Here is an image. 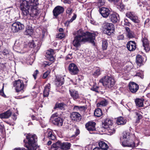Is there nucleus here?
Here are the masks:
<instances>
[{
  "label": "nucleus",
  "mask_w": 150,
  "mask_h": 150,
  "mask_svg": "<svg viewBox=\"0 0 150 150\" xmlns=\"http://www.w3.org/2000/svg\"><path fill=\"white\" fill-rule=\"evenodd\" d=\"M124 36L123 35H119L117 37V39L119 40H122L124 39Z\"/></svg>",
  "instance_id": "nucleus-52"
},
{
  "label": "nucleus",
  "mask_w": 150,
  "mask_h": 150,
  "mask_svg": "<svg viewBox=\"0 0 150 150\" xmlns=\"http://www.w3.org/2000/svg\"><path fill=\"white\" fill-rule=\"evenodd\" d=\"M109 18L111 22L115 23L117 22L119 19L118 15L115 13L110 14L109 16Z\"/></svg>",
  "instance_id": "nucleus-21"
},
{
  "label": "nucleus",
  "mask_w": 150,
  "mask_h": 150,
  "mask_svg": "<svg viewBox=\"0 0 150 150\" xmlns=\"http://www.w3.org/2000/svg\"><path fill=\"white\" fill-rule=\"evenodd\" d=\"M74 36L72 44L74 46L78 48L80 46L81 44L87 41L94 44L95 34L94 33L88 32H85L81 29L75 31L73 33Z\"/></svg>",
  "instance_id": "nucleus-1"
},
{
  "label": "nucleus",
  "mask_w": 150,
  "mask_h": 150,
  "mask_svg": "<svg viewBox=\"0 0 150 150\" xmlns=\"http://www.w3.org/2000/svg\"><path fill=\"white\" fill-rule=\"evenodd\" d=\"M73 109L74 111H79V106L75 105Z\"/></svg>",
  "instance_id": "nucleus-51"
},
{
  "label": "nucleus",
  "mask_w": 150,
  "mask_h": 150,
  "mask_svg": "<svg viewBox=\"0 0 150 150\" xmlns=\"http://www.w3.org/2000/svg\"><path fill=\"white\" fill-rule=\"evenodd\" d=\"M11 28L13 32H18L24 29V25L20 22L16 21L12 24Z\"/></svg>",
  "instance_id": "nucleus-9"
},
{
  "label": "nucleus",
  "mask_w": 150,
  "mask_h": 150,
  "mask_svg": "<svg viewBox=\"0 0 150 150\" xmlns=\"http://www.w3.org/2000/svg\"><path fill=\"white\" fill-rule=\"evenodd\" d=\"M72 9L71 8H68L66 11V13H67L69 14V15H70L72 13Z\"/></svg>",
  "instance_id": "nucleus-49"
},
{
  "label": "nucleus",
  "mask_w": 150,
  "mask_h": 150,
  "mask_svg": "<svg viewBox=\"0 0 150 150\" xmlns=\"http://www.w3.org/2000/svg\"><path fill=\"white\" fill-rule=\"evenodd\" d=\"M126 120L122 117H120L117 118L116 122L118 125H124L126 123Z\"/></svg>",
  "instance_id": "nucleus-26"
},
{
  "label": "nucleus",
  "mask_w": 150,
  "mask_h": 150,
  "mask_svg": "<svg viewBox=\"0 0 150 150\" xmlns=\"http://www.w3.org/2000/svg\"><path fill=\"white\" fill-rule=\"evenodd\" d=\"M28 46L29 47L33 48L35 47V44L34 42L32 40L31 42H29L28 44Z\"/></svg>",
  "instance_id": "nucleus-45"
},
{
  "label": "nucleus",
  "mask_w": 150,
  "mask_h": 150,
  "mask_svg": "<svg viewBox=\"0 0 150 150\" xmlns=\"http://www.w3.org/2000/svg\"><path fill=\"white\" fill-rule=\"evenodd\" d=\"M59 31L60 32H62L63 31V29L62 28H60L59 29Z\"/></svg>",
  "instance_id": "nucleus-64"
},
{
  "label": "nucleus",
  "mask_w": 150,
  "mask_h": 150,
  "mask_svg": "<svg viewBox=\"0 0 150 150\" xmlns=\"http://www.w3.org/2000/svg\"><path fill=\"white\" fill-rule=\"evenodd\" d=\"M127 47L128 50L130 51H133L136 48V45L134 41H130L127 45Z\"/></svg>",
  "instance_id": "nucleus-19"
},
{
  "label": "nucleus",
  "mask_w": 150,
  "mask_h": 150,
  "mask_svg": "<svg viewBox=\"0 0 150 150\" xmlns=\"http://www.w3.org/2000/svg\"><path fill=\"white\" fill-rule=\"evenodd\" d=\"M50 73V71H47L46 72H45L43 74L42 78L43 79H45L48 76Z\"/></svg>",
  "instance_id": "nucleus-46"
},
{
  "label": "nucleus",
  "mask_w": 150,
  "mask_h": 150,
  "mask_svg": "<svg viewBox=\"0 0 150 150\" xmlns=\"http://www.w3.org/2000/svg\"><path fill=\"white\" fill-rule=\"evenodd\" d=\"M51 64V63L49 62H44V65H45V67H46V66H47H47L50 65Z\"/></svg>",
  "instance_id": "nucleus-62"
},
{
  "label": "nucleus",
  "mask_w": 150,
  "mask_h": 150,
  "mask_svg": "<svg viewBox=\"0 0 150 150\" xmlns=\"http://www.w3.org/2000/svg\"><path fill=\"white\" fill-rule=\"evenodd\" d=\"M120 140L122 145L124 147L133 148L137 147L139 144L138 140L131 139V135L128 132H123L122 136L120 138Z\"/></svg>",
  "instance_id": "nucleus-3"
},
{
  "label": "nucleus",
  "mask_w": 150,
  "mask_h": 150,
  "mask_svg": "<svg viewBox=\"0 0 150 150\" xmlns=\"http://www.w3.org/2000/svg\"><path fill=\"white\" fill-rule=\"evenodd\" d=\"M125 29L126 31V35L129 38H134L135 35L134 32L131 30L129 28L126 27Z\"/></svg>",
  "instance_id": "nucleus-23"
},
{
  "label": "nucleus",
  "mask_w": 150,
  "mask_h": 150,
  "mask_svg": "<svg viewBox=\"0 0 150 150\" xmlns=\"http://www.w3.org/2000/svg\"><path fill=\"white\" fill-rule=\"evenodd\" d=\"M69 91L71 96L74 99H77L79 98V96L78 91L72 90H70Z\"/></svg>",
  "instance_id": "nucleus-28"
},
{
  "label": "nucleus",
  "mask_w": 150,
  "mask_h": 150,
  "mask_svg": "<svg viewBox=\"0 0 150 150\" xmlns=\"http://www.w3.org/2000/svg\"><path fill=\"white\" fill-rule=\"evenodd\" d=\"M136 14L132 12L128 11L126 14V16L130 19L132 18Z\"/></svg>",
  "instance_id": "nucleus-38"
},
{
  "label": "nucleus",
  "mask_w": 150,
  "mask_h": 150,
  "mask_svg": "<svg viewBox=\"0 0 150 150\" xmlns=\"http://www.w3.org/2000/svg\"><path fill=\"white\" fill-rule=\"evenodd\" d=\"M135 76H139L141 78H142L143 77L142 74L138 72L136 73V74L135 75Z\"/></svg>",
  "instance_id": "nucleus-58"
},
{
  "label": "nucleus",
  "mask_w": 150,
  "mask_h": 150,
  "mask_svg": "<svg viewBox=\"0 0 150 150\" xmlns=\"http://www.w3.org/2000/svg\"><path fill=\"white\" fill-rule=\"evenodd\" d=\"M99 82L102 83L106 88L110 89L115 84L114 79L108 76H105L100 80Z\"/></svg>",
  "instance_id": "nucleus-5"
},
{
  "label": "nucleus",
  "mask_w": 150,
  "mask_h": 150,
  "mask_svg": "<svg viewBox=\"0 0 150 150\" xmlns=\"http://www.w3.org/2000/svg\"><path fill=\"white\" fill-rule=\"evenodd\" d=\"M108 1L111 2L115 4H116L120 1V0H108Z\"/></svg>",
  "instance_id": "nucleus-56"
},
{
  "label": "nucleus",
  "mask_w": 150,
  "mask_h": 150,
  "mask_svg": "<svg viewBox=\"0 0 150 150\" xmlns=\"http://www.w3.org/2000/svg\"><path fill=\"white\" fill-rule=\"evenodd\" d=\"M130 19L133 22L136 23H138L139 22V20L138 19V17L136 15Z\"/></svg>",
  "instance_id": "nucleus-39"
},
{
  "label": "nucleus",
  "mask_w": 150,
  "mask_h": 150,
  "mask_svg": "<svg viewBox=\"0 0 150 150\" xmlns=\"http://www.w3.org/2000/svg\"><path fill=\"white\" fill-rule=\"evenodd\" d=\"M124 22H125L124 24L126 25H129L130 24L129 23L127 19H124Z\"/></svg>",
  "instance_id": "nucleus-57"
},
{
  "label": "nucleus",
  "mask_w": 150,
  "mask_h": 150,
  "mask_svg": "<svg viewBox=\"0 0 150 150\" xmlns=\"http://www.w3.org/2000/svg\"><path fill=\"white\" fill-rule=\"evenodd\" d=\"M106 131L108 133L109 135H111L112 134L114 133L115 132V130L114 129V127L113 126L108 127L107 128H106Z\"/></svg>",
  "instance_id": "nucleus-29"
},
{
  "label": "nucleus",
  "mask_w": 150,
  "mask_h": 150,
  "mask_svg": "<svg viewBox=\"0 0 150 150\" xmlns=\"http://www.w3.org/2000/svg\"><path fill=\"white\" fill-rule=\"evenodd\" d=\"M98 145L100 148L103 150H106L108 148L107 144L103 141H101L98 143Z\"/></svg>",
  "instance_id": "nucleus-27"
},
{
  "label": "nucleus",
  "mask_w": 150,
  "mask_h": 150,
  "mask_svg": "<svg viewBox=\"0 0 150 150\" xmlns=\"http://www.w3.org/2000/svg\"><path fill=\"white\" fill-rule=\"evenodd\" d=\"M46 57L50 61H53L54 60L53 55L54 54V52L53 50L50 49L47 50L46 52Z\"/></svg>",
  "instance_id": "nucleus-18"
},
{
  "label": "nucleus",
  "mask_w": 150,
  "mask_h": 150,
  "mask_svg": "<svg viewBox=\"0 0 150 150\" xmlns=\"http://www.w3.org/2000/svg\"><path fill=\"white\" fill-rule=\"evenodd\" d=\"M50 88V85L49 83L45 86L43 92V96L44 97H47L48 96Z\"/></svg>",
  "instance_id": "nucleus-25"
},
{
  "label": "nucleus",
  "mask_w": 150,
  "mask_h": 150,
  "mask_svg": "<svg viewBox=\"0 0 150 150\" xmlns=\"http://www.w3.org/2000/svg\"><path fill=\"white\" fill-rule=\"evenodd\" d=\"M13 85L16 92L24 91L25 85L22 80L18 79L14 81L13 82Z\"/></svg>",
  "instance_id": "nucleus-7"
},
{
  "label": "nucleus",
  "mask_w": 150,
  "mask_h": 150,
  "mask_svg": "<svg viewBox=\"0 0 150 150\" xmlns=\"http://www.w3.org/2000/svg\"><path fill=\"white\" fill-rule=\"evenodd\" d=\"M48 137L50 139L53 140L55 139L56 137L52 131H50L48 134Z\"/></svg>",
  "instance_id": "nucleus-36"
},
{
  "label": "nucleus",
  "mask_w": 150,
  "mask_h": 150,
  "mask_svg": "<svg viewBox=\"0 0 150 150\" xmlns=\"http://www.w3.org/2000/svg\"><path fill=\"white\" fill-rule=\"evenodd\" d=\"M50 150H59V149L57 146L56 143H53Z\"/></svg>",
  "instance_id": "nucleus-41"
},
{
  "label": "nucleus",
  "mask_w": 150,
  "mask_h": 150,
  "mask_svg": "<svg viewBox=\"0 0 150 150\" xmlns=\"http://www.w3.org/2000/svg\"><path fill=\"white\" fill-rule=\"evenodd\" d=\"M65 36V34L64 33H59L57 36V37L61 39Z\"/></svg>",
  "instance_id": "nucleus-44"
},
{
  "label": "nucleus",
  "mask_w": 150,
  "mask_h": 150,
  "mask_svg": "<svg viewBox=\"0 0 150 150\" xmlns=\"http://www.w3.org/2000/svg\"><path fill=\"white\" fill-rule=\"evenodd\" d=\"M39 71L38 70H36L35 71L34 73L33 74V76L34 77L35 79L36 78V76L37 74L38 73Z\"/></svg>",
  "instance_id": "nucleus-54"
},
{
  "label": "nucleus",
  "mask_w": 150,
  "mask_h": 150,
  "mask_svg": "<svg viewBox=\"0 0 150 150\" xmlns=\"http://www.w3.org/2000/svg\"><path fill=\"white\" fill-rule=\"evenodd\" d=\"M63 2L65 4H70L71 3V1L69 0H64Z\"/></svg>",
  "instance_id": "nucleus-61"
},
{
  "label": "nucleus",
  "mask_w": 150,
  "mask_h": 150,
  "mask_svg": "<svg viewBox=\"0 0 150 150\" xmlns=\"http://www.w3.org/2000/svg\"><path fill=\"white\" fill-rule=\"evenodd\" d=\"M64 11V8L62 7L57 6L56 7L53 11L54 16L56 17L58 15L62 13Z\"/></svg>",
  "instance_id": "nucleus-15"
},
{
  "label": "nucleus",
  "mask_w": 150,
  "mask_h": 150,
  "mask_svg": "<svg viewBox=\"0 0 150 150\" xmlns=\"http://www.w3.org/2000/svg\"><path fill=\"white\" fill-rule=\"evenodd\" d=\"M96 123L93 122H89L85 125L86 127L89 132L94 131L96 130L95 126Z\"/></svg>",
  "instance_id": "nucleus-17"
},
{
  "label": "nucleus",
  "mask_w": 150,
  "mask_h": 150,
  "mask_svg": "<svg viewBox=\"0 0 150 150\" xmlns=\"http://www.w3.org/2000/svg\"><path fill=\"white\" fill-rule=\"evenodd\" d=\"M58 115L57 113L53 114L50 117V120L55 125L58 126H62L63 122L62 119L58 117Z\"/></svg>",
  "instance_id": "nucleus-8"
},
{
  "label": "nucleus",
  "mask_w": 150,
  "mask_h": 150,
  "mask_svg": "<svg viewBox=\"0 0 150 150\" xmlns=\"http://www.w3.org/2000/svg\"><path fill=\"white\" fill-rule=\"evenodd\" d=\"M80 133V131L79 129H76V131L75 132V134L74 135L72 136V137H75L76 136H77Z\"/></svg>",
  "instance_id": "nucleus-50"
},
{
  "label": "nucleus",
  "mask_w": 150,
  "mask_h": 150,
  "mask_svg": "<svg viewBox=\"0 0 150 150\" xmlns=\"http://www.w3.org/2000/svg\"><path fill=\"white\" fill-rule=\"evenodd\" d=\"M135 114L137 116V121L139 120L142 118V116L138 112H135Z\"/></svg>",
  "instance_id": "nucleus-47"
},
{
  "label": "nucleus",
  "mask_w": 150,
  "mask_h": 150,
  "mask_svg": "<svg viewBox=\"0 0 150 150\" xmlns=\"http://www.w3.org/2000/svg\"><path fill=\"white\" fill-rule=\"evenodd\" d=\"M100 70L99 68H97L93 74L95 76H97L100 74Z\"/></svg>",
  "instance_id": "nucleus-40"
},
{
  "label": "nucleus",
  "mask_w": 150,
  "mask_h": 150,
  "mask_svg": "<svg viewBox=\"0 0 150 150\" xmlns=\"http://www.w3.org/2000/svg\"><path fill=\"white\" fill-rule=\"evenodd\" d=\"M76 14L74 13L73 16L72 17L70 20L67 22V23H68L69 24L70 23L72 22L74 20L76 19Z\"/></svg>",
  "instance_id": "nucleus-43"
},
{
  "label": "nucleus",
  "mask_w": 150,
  "mask_h": 150,
  "mask_svg": "<svg viewBox=\"0 0 150 150\" xmlns=\"http://www.w3.org/2000/svg\"><path fill=\"white\" fill-rule=\"evenodd\" d=\"M112 121L109 119H107L103 123L102 127L105 129L112 126Z\"/></svg>",
  "instance_id": "nucleus-22"
},
{
  "label": "nucleus",
  "mask_w": 150,
  "mask_h": 150,
  "mask_svg": "<svg viewBox=\"0 0 150 150\" xmlns=\"http://www.w3.org/2000/svg\"><path fill=\"white\" fill-rule=\"evenodd\" d=\"M107 101L104 100L101 101L100 103H98L97 104V106L98 107L104 106H106L107 105Z\"/></svg>",
  "instance_id": "nucleus-34"
},
{
  "label": "nucleus",
  "mask_w": 150,
  "mask_h": 150,
  "mask_svg": "<svg viewBox=\"0 0 150 150\" xmlns=\"http://www.w3.org/2000/svg\"><path fill=\"white\" fill-rule=\"evenodd\" d=\"M65 106L66 105L63 103H57L56 104L54 108L55 109L56 108H59L61 110H64V107H65Z\"/></svg>",
  "instance_id": "nucleus-31"
},
{
  "label": "nucleus",
  "mask_w": 150,
  "mask_h": 150,
  "mask_svg": "<svg viewBox=\"0 0 150 150\" xmlns=\"http://www.w3.org/2000/svg\"><path fill=\"white\" fill-rule=\"evenodd\" d=\"M86 109V107L84 106H79V111H84Z\"/></svg>",
  "instance_id": "nucleus-55"
},
{
  "label": "nucleus",
  "mask_w": 150,
  "mask_h": 150,
  "mask_svg": "<svg viewBox=\"0 0 150 150\" xmlns=\"http://www.w3.org/2000/svg\"><path fill=\"white\" fill-rule=\"evenodd\" d=\"M105 0H98V5L99 6H103L105 4Z\"/></svg>",
  "instance_id": "nucleus-42"
},
{
  "label": "nucleus",
  "mask_w": 150,
  "mask_h": 150,
  "mask_svg": "<svg viewBox=\"0 0 150 150\" xmlns=\"http://www.w3.org/2000/svg\"><path fill=\"white\" fill-rule=\"evenodd\" d=\"M119 8L120 10H122L125 8V6L122 4H121L119 6Z\"/></svg>",
  "instance_id": "nucleus-59"
},
{
  "label": "nucleus",
  "mask_w": 150,
  "mask_h": 150,
  "mask_svg": "<svg viewBox=\"0 0 150 150\" xmlns=\"http://www.w3.org/2000/svg\"><path fill=\"white\" fill-rule=\"evenodd\" d=\"M47 35V32L46 29L43 30L42 31V37L43 38Z\"/></svg>",
  "instance_id": "nucleus-48"
},
{
  "label": "nucleus",
  "mask_w": 150,
  "mask_h": 150,
  "mask_svg": "<svg viewBox=\"0 0 150 150\" xmlns=\"http://www.w3.org/2000/svg\"><path fill=\"white\" fill-rule=\"evenodd\" d=\"M72 58V54H68L66 57V59H70Z\"/></svg>",
  "instance_id": "nucleus-60"
},
{
  "label": "nucleus",
  "mask_w": 150,
  "mask_h": 150,
  "mask_svg": "<svg viewBox=\"0 0 150 150\" xmlns=\"http://www.w3.org/2000/svg\"><path fill=\"white\" fill-rule=\"evenodd\" d=\"M70 117L72 120L76 122H79L81 119V115L77 112L71 113Z\"/></svg>",
  "instance_id": "nucleus-16"
},
{
  "label": "nucleus",
  "mask_w": 150,
  "mask_h": 150,
  "mask_svg": "<svg viewBox=\"0 0 150 150\" xmlns=\"http://www.w3.org/2000/svg\"><path fill=\"white\" fill-rule=\"evenodd\" d=\"M108 47V42L107 40L104 39L102 40V47L103 50H106Z\"/></svg>",
  "instance_id": "nucleus-37"
},
{
  "label": "nucleus",
  "mask_w": 150,
  "mask_h": 150,
  "mask_svg": "<svg viewBox=\"0 0 150 150\" xmlns=\"http://www.w3.org/2000/svg\"><path fill=\"white\" fill-rule=\"evenodd\" d=\"M33 31V29L32 27L28 26L27 27L25 30V33L26 35H30L32 34Z\"/></svg>",
  "instance_id": "nucleus-35"
},
{
  "label": "nucleus",
  "mask_w": 150,
  "mask_h": 150,
  "mask_svg": "<svg viewBox=\"0 0 150 150\" xmlns=\"http://www.w3.org/2000/svg\"><path fill=\"white\" fill-rule=\"evenodd\" d=\"M12 118L14 120H16L17 117L16 115L15 114L13 115Z\"/></svg>",
  "instance_id": "nucleus-63"
},
{
  "label": "nucleus",
  "mask_w": 150,
  "mask_h": 150,
  "mask_svg": "<svg viewBox=\"0 0 150 150\" xmlns=\"http://www.w3.org/2000/svg\"><path fill=\"white\" fill-rule=\"evenodd\" d=\"M38 5V0H24L21 1L20 6L24 15H30L34 17L40 13V11L37 9Z\"/></svg>",
  "instance_id": "nucleus-2"
},
{
  "label": "nucleus",
  "mask_w": 150,
  "mask_h": 150,
  "mask_svg": "<svg viewBox=\"0 0 150 150\" xmlns=\"http://www.w3.org/2000/svg\"><path fill=\"white\" fill-rule=\"evenodd\" d=\"M102 112L100 108L96 109L94 112V115L97 117H100L102 115Z\"/></svg>",
  "instance_id": "nucleus-33"
},
{
  "label": "nucleus",
  "mask_w": 150,
  "mask_h": 150,
  "mask_svg": "<svg viewBox=\"0 0 150 150\" xmlns=\"http://www.w3.org/2000/svg\"><path fill=\"white\" fill-rule=\"evenodd\" d=\"M128 87L129 91L133 93L137 92L139 88L138 85L133 82H131L129 83Z\"/></svg>",
  "instance_id": "nucleus-12"
},
{
  "label": "nucleus",
  "mask_w": 150,
  "mask_h": 150,
  "mask_svg": "<svg viewBox=\"0 0 150 150\" xmlns=\"http://www.w3.org/2000/svg\"><path fill=\"white\" fill-rule=\"evenodd\" d=\"M57 146L63 150H68L70 149L71 146V144L68 142L62 143L59 141L55 143Z\"/></svg>",
  "instance_id": "nucleus-11"
},
{
  "label": "nucleus",
  "mask_w": 150,
  "mask_h": 150,
  "mask_svg": "<svg viewBox=\"0 0 150 150\" xmlns=\"http://www.w3.org/2000/svg\"><path fill=\"white\" fill-rule=\"evenodd\" d=\"M11 115V112L9 110L0 114V117L1 119H7Z\"/></svg>",
  "instance_id": "nucleus-24"
},
{
  "label": "nucleus",
  "mask_w": 150,
  "mask_h": 150,
  "mask_svg": "<svg viewBox=\"0 0 150 150\" xmlns=\"http://www.w3.org/2000/svg\"><path fill=\"white\" fill-rule=\"evenodd\" d=\"M68 70L69 73L72 75L77 74L79 71L76 65L74 63H71L69 65Z\"/></svg>",
  "instance_id": "nucleus-10"
},
{
  "label": "nucleus",
  "mask_w": 150,
  "mask_h": 150,
  "mask_svg": "<svg viewBox=\"0 0 150 150\" xmlns=\"http://www.w3.org/2000/svg\"><path fill=\"white\" fill-rule=\"evenodd\" d=\"M98 87L94 86L93 87V88H91V90L93 91L97 92H98Z\"/></svg>",
  "instance_id": "nucleus-53"
},
{
  "label": "nucleus",
  "mask_w": 150,
  "mask_h": 150,
  "mask_svg": "<svg viewBox=\"0 0 150 150\" xmlns=\"http://www.w3.org/2000/svg\"><path fill=\"white\" fill-rule=\"evenodd\" d=\"M27 142H24L25 143L24 146L27 148L26 150L24 148L18 147L14 148L12 150H36L37 146V137L35 134H28L26 136Z\"/></svg>",
  "instance_id": "nucleus-4"
},
{
  "label": "nucleus",
  "mask_w": 150,
  "mask_h": 150,
  "mask_svg": "<svg viewBox=\"0 0 150 150\" xmlns=\"http://www.w3.org/2000/svg\"><path fill=\"white\" fill-rule=\"evenodd\" d=\"M114 25L110 23H105L103 24V33L110 35L114 31Z\"/></svg>",
  "instance_id": "nucleus-6"
},
{
  "label": "nucleus",
  "mask_w": 150,
  "mask_h": 150,
  "mask_svg": "<svg viewBox=\"0 0 150 150\" xmlns=\"http://www.w3.org/2000/svg\"><path fill=\"white\" fill-rule=\"evenodd\" d=\"M143 60L142 57L141 55L138 54L137 56L136 61L137 65L140 66L141 64L142 63Z\"/></svg>",
  "instance_id": "nucleus-32"
},
{
  "label": "nucleus",
  "mask_w": 150,
  "mask_h": 150,
  "mask_svg": "<svg viewBox=\"0 0 150 150\" xmlns=\"http://www.w3.org/2000/svg\"><path fill=\"white\" fill-rule=\"evenodd\" d=\"M64 82V78L62 76H59L57 77L54 83L57 86L59 87L63 84Z\"/></svg>",
  "instance_id": "nucleus-20"
},
{
  "label": "nucleus",
  "mask_w": 150,
  "mask_h": 150,
  "mask_svg": "<svg viewBox=\"0 0 150 150\" xmlns=\"http://www.w3.org/2000/svg\"><path fill=\"white\" fill-rule=\"evenodd\" d=\"M144 35L143 34H142V41L143 42V45L146 52H148L150 49L149 43L148 40L144 34Z\"/></svg>",
  "instance_id": "nucleus-13"
},
{
  "label": "nucleus",
  "mask_w": 150,
  "mask_h": 150,
  "mask_svg": "<svg viewBox=\"0 0 150 150\" xmlns=\"http://www.w3.org/2000/svg\"><path fill=\"white\" fill-rule=\"evenodd\" d=\"M144 99H143L136 98L135 102L137 106L139 107H142L143 105Z\"/></svg>",
  "instance_id": "nucleus-30"
},
{
  "label": "nucleus",
  "mask_w": 150,
  "mask_h": 150,
  "mask_svg": "<svg viewBox=\"0 0 150 150\" xmlns=\"http://www.w3.org/2000/svg\"><path fill=\"white\" fill-rule=\"evenodd\" d=\"M100 13L104 18H107L110 14V11L107 8L102 7L99 9Z\"/></svg>",
  "instance_id": "nucleus-14"
}]
</instances>
